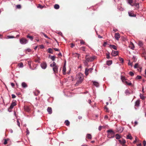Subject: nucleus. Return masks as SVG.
I'll list each match as a JSON object with an SVG mask.
<instances>
[{
	"instance_id": "obj_1",
	"label": "nucleus",
	"mask_w": 146,
	"mask_h": 146,
	"mask_svg": "<svg viewBox=\"0 0 146 146\" xmlns=\"http://www.w3.org/2000/svg\"><path fill=\"white\" fill-rule=\"evenodd\" d=\"M76 77L78 80L75 84V85L77 86L82 83L84 77L83 74L81 73H78L76 75Z\"/></svg>"
},
{
	"instance_id": "obj_2",
	"label": "nucleus",
	"mask_w": 146,
	"mask_h": 146,
	"mask_svg": "<svg viewBox=\"0 0 146 146\" xmlns=\"http://www.w3.org/2000/svg\"><path fill=\"white\" fill-rule=\"evenodd\" d=\"M136 0H128V4L131 6H134L136 9H138L139 7V4L136 3Z\"/></svg>"
},
{
	"instance_id": "obj_3",
	"label": "nucleus",
	"mask_w": 146,
	"mask_h": 146,
	"mask_svg": "<svg viewBox=\"0 0 146 146\" xmlns=\"http://www.w3.org/2000/svg\"><path fill=\"white\" fill-rule=\"evenodd\" d=\"M96 58V56L94 55L90 56L89 55H86L85 56V59L88 62H92Z\"/></svg>"
},
{
	"instance_id": "obj_4",
	"label": "nucleus",
	"mask_w": 146,
	"mask_h": 146,
	"mask_svg": "<svg viewBox=\"0 0 146 146\" xmlns=\"http://www.w3.org/2000/svg\"><path fill=\"white\" fill-rule=\"evenodd\" d=\"M20 43L22 44H27L28 42V40L26 38H22L20 40Z\"/></svg>"
},
{
	"instance_id": "obj_5",
	"label": "nucleus",
	"mask_w": 146,
	"mask_h": 146,
	"mask_svg": "<svg viewBox=\"0 0 146 146\" xmlns=\"http://www.w3.org/2000/svg\"><path fill=\"white\" fill-rule=\"evenodd\" d=\"M121 79L122 82L125 85H128V82H127V80L125 79V77L124 76H121Z\"/></svg>"
},
{
	"instance_id": "obj_6",
	"label": "nucleus",
	"mask_w": 146,
	"mask_h": 146,
	"mask_svg": "<svg viewBox=\"0 0 146 146\" xmlns=\"http://www.w3.org/2000/svg\"><path fill=\"white\" fill-rule=\"evenodd\" d=\"M108 132V137L109 138H111V137L110 136V135H113L114 133L113 131L111 130H109L107 131Z\"/></svg>"
},
{
	"instance_id": "obj_7",
	"label": "nucleus",
	"mask_w": 146,
	"mask_h": 146,
	"mask_svg": "<svg viewBox=\"0 0 146 146\" xmlns=\"http://www.w3.org/2000/svg\"><path fill=\"white\" fill-rule=\"evenodd\" d=\"M40 66L42 69H45L46 68L47 64L45 62H44L41 64Z\"/></svg>"
},
{
	"instance_id": "obj_8",
	"label": "nucleus",
	"mask_w": 146,
	"mask_h": 146,
	"mask_svg": "<svg viewBox=\"0 0 146 146\" xmlns=\"http://www.w3.org/2000/svg\"><path fill=\"white\" fill-rule=\"evenodd\" d=\"M118 53L119 52L118 51H116L114 50H112L111 53V54L112 56H115L117 55L118 54Z\"/></svg>"
},
{
	"instance_id": "obj_9",
	"label": "nucleus",
	"mask_w": 146,
	"mask_h": 146,
	"mask_svg": "<svg viewBox=\"0 0 146 146\" xmlns=\"http://www.w3.org/2000/svg\"><path fill=\"white\" fill-rule=\"evenodd\" d=\"M119 141L120 143L123 146H125L124 144L125 143V141L123 139H121L119 140Z\"/></svg>"
},
{
	"instance_id": "obj_10",
	"label": "nucleus",
	"mask_w": 146,
	"mask_h": 146,
	"mask_svg": "<svg viewBox=\"0 0 146 146\" xmlns=\"http://www.w3.org/2000/svg\"><path fill=\"white\" fill-rule=\"evenodd\" d=\"M134 12L133 11H131L128 12V15L131 17H135L136 15L134 13Z\"/></svg>"
},
{
	"instance_id": "obj_11",
	"label": "nucleus",
	"mask_w": 146,
	"mask_h": 146,
	"mask_svg": "<svg viewBox=\"0 0 146 146\" xmlns=\"http://www.w3.org/2000/svg\"><path fill=\"white\" fill-rule=\"evenodd\" d=\"M114 37L116 40H118L120 37L119 33H115V34Z\"/></svg>"
},
{
	"instance_id": "obj_12",
	"label": "nucleus",
	"mask_w": 146,
	"mask_h": 146,
	"mask_svg": "<svg viewBox=\"0 0 146 146\" xmlns=\"http://www.w3.org/2000/svg\"><path fill=\"white\" fill-rule=\"evenodd\" d=\"M109 47L111 49L113 48L115 50H116L117 49V47L116 46L113 44L110 45Z\"/></svg>"
},
{
	"instance_id": "obj_13",
	"label": "nucleus",
	"mask_w": 146,
	"mask_h": 146,
	"mask_svg": "<svg viewBox=\"0 0 146 146\" xmlns=\"http://www.w3.org/2000/svg\"><path fill=\"white\" fill-rule=\"evenodd\" d=\"M92 70H93V69H92V68H90L89 69H88L86 68L85 69V75L86 76H87L88 74V72H89V70H91V71H92Z\"/></svg>"
},
{
	"instance_id": "obj_14",
	"label": "nucleus",
	"mask_w": 146,
	"mask_h": 146,
	"mask_svg": "<svg viewBox=\"0 0 146 146\" xmlns=\"http://www.w3.org/2000/svg\"><path fill=\"white\" fill-rule=\"evenodd\" d=\"M128 47H129L132 49H134V46L132 42H130V44H129V46H128Z\"/></svg>"
},
{
	"instance_id": "obj_15",
	"label": "nucleus",
	"mask_w": 146,
	"mask_h": 146,
	"mask_svg": "<svg viewBox=\"0 0 146 146\" xmlns=\"http://www.w3.org/2000/svg\"><path fill=\"white\" fill-rule=\"evenodd\" d=\"M16 104L15 102H12L10 107V108L12 109L13 108V107L16 105Z\"/></svg>"
},
{
	"instance_id": "obj_16",
	"label": "nucleus",
	"mask_w": 146,
	"mask_h": 146,
	"mask_svg": "<svg viewBox=\"0 0 146 146\" xmlns=\"http://www.w3.org/2000/svg\"><path fill=\"white\" fill-rule=\"evenodd\" d=\"M53 70L54 72L56 73L58 72V66H56L53 68Z\"/></svg>"
},
{
	"instance_id": "obj_17",
	"label": "nucleus",
	"mask_w": 146,
	"mask_h": 146,
	"mask_svg": "<svg viewBox=\"0 0 146 146\" xmlns=\"http://www.w3.org/2000/svg\"><path fill=\"white\" fill-rule=\"evenodd\" d=\"M47 111L49 114H51L52 113V109L51 108L48 107L47 109Z\"/></svg>"
},
{
	"instance_id": "obj_18",
	"label": "nucleus",
	"mask_w": 146,
	"mask_h": 146,
	"mask_svg": "<svg viewBox=\"0 0 146 146\" xmlns=\"http://www.w3.org/2000/svg\"><path fill=\"white\" fill-rule=\"evenodd\" d=\"M22 86L23 88H26L27 86L26 84L24 82H22Z\"/></svg>"
},
{
	"instance_id": "obj_19",
	"label": "nucleus",
	"mask_w": 146,
	"mask_h": 146,
	"mask_svg": "<svg viewBox=\"0 0 146 146\" xmlns=\"http://www.w3.org/2000/svg\"><path fill=\"white\" fill-rule=\"evenodd\" d=\"M93 84L95 86H96L97 87L99 86V84L98 82H96V81H93Z\"/></svg>"
},
{
	"instance_id": "obj_20",
	"label": "nucleus",
	"mask_w": 146,
	"mask_h": 146,
	"mask_svg": "<svg viewBox=\"0 0 146 146\" xmlns=\"http://www.w3.org/2000/svg\"><path fill=\"white\" fill-rule=\"evenodd\" d=\"M138 44L139 46L141 47H142L143 45V42L141 41H138Z\"/></svg>"
},
{
	"instance_id": "obj_21",
	"label": "nucleus",
	"mask_w": 146,
	"mask_h": 146,
	"mask_svg": "<svg viewBox=\"0 0 146 146\" xmlns=\"http://www.w3.org/2000/svg\"><path fill=\"white\" fill-rule=\"evenodd\" d=\"M73 55L75 57H77L78 58H79V57L80 56V54H79L76 53H74L73 54Z\"/></svg>"
},
{
	"instance_id": "obj_22",
	"label": "nucleus",
	"mask_w": 146,
	"mask_h": 146,
	"mask_svg": "<svg viewBox=\"0 0 146 146\" xmlns=\"http://www.w3.org/2000/svg\"><path fill=\"white\" fill-rule=\"evenodd\" d=\"M66 70L65 66V65H64L63 67L62 70L63 74H66Z\"/></svg>"
},
{
	"instance_id": "obj_23",
	"label": "nucleus",
	"mask_w": 146,
	"mask_h": 146,
	"mask_svg": "<svg viewBox=\"0 0 146 146\" xmlns=\"http://www.w3.org/2000/svg\"><path fill=\"white\" fill-rule=\"evenodd\" d=\"M115 137L116 139L119 140L121 138L120 136L118 134H116V135H115Z\"/></svg>"
},
{
	"instance_id": "obj_24",
	"label": "nucleus",
	"mask_w": 146,
	"mask_h": 146,
	"mask_svg": "<svg viewBox=\"0 0 146 146\" xmlns=\"http://www.w3.org/2000/svg\"><path fill=\"white\" fill-rule=\"evenodd\" d=\"M47 51L48 53H53V50H52L51 48H49L47 50Z\"/></svg>"
},
{
	"instance_id": "obj_25",
	"label": "nucleus",
	"mask_w": 146,
	"mask_h": 146,
	"mask_svg": "<svg viewBox=\"0 0 146 146\" xmlns=\"http://www.w3.org/2000/svg\"><path fill=\"white\" fill-rule=\"evenodd\" d=\"M54 9H57L59 8V6L58 4H55L54 6Z\"/></svg>"
},
{
	"instance_id": "obj_26",
	"label": "nucleus",
	"mask_w": 146,
	"mask_h": 146,
	"mask_svg": "<svg viewBox=\"0 0 146 146\" xmlns=\"http://www.w3.org/2000/svg\"><path fill=\"white\" fill-rule=\"evenodd\" d=\"M112 63V62L111 60H108L107 61V64L108 65H110Z\"/></svg>"
},
{
	"instance_id": "obj_27",
	"label": "nucleus",
	"mask_w": 146,
	"mask_h": 146,
	"mask_svg": "<svg viewBox=\"0 0 146 146\" xmlns=\"http://www.w3.org/2000/svg\"><path fill=\"white\" fill-rule=\"evenodd\" d=\"M139 100H137L135 102V106H139Z\"/></svg>"
},
{
	"instance_id": "obj_28",
	"label": "nucleus",
	"mask_w": 146,
	"mask_h": 146,
	"mask_svg": "<svg viewBox=\"0 0 146 146\" xmlns=\"http://www.w3.org/2000/svg\"><path fill=\"white\" fill-rule=\"evenodd\" d=\"M18 65L19 67L20 68H23V63L22 62H21L19 63Z\"/></svg>"
},
{
	"instance_id": "obj_29",
	"label": "nucleus",
	"mask_w": 146,
	"mask_h": 146,
	"mask_svg": "<svg viewBox=\"0 0 146 146\" xmlns=\"http://www.w3.org/2000/svg\"><path fill=\"white\" fill-rule=\"evenodd\" d=\"M118 131L119 132H121L123 131V129L122 127H119L117 129Z\"/></svg>"
},
{
	"instance_id": "obj_30",
	"label": "nucleus",
	"mask_w": 146,
	"mask_h": 146,
	"mask_svg": "<svg viewBox=\"0 0 146 146\" xmlns=\"http://www.w3.org/2000/svg\"><path fill=\"white\" fill-rule=\"evenodd\" d=\"M56 64L54 62H53V63L50 64V66L51 67H54L56 66Z\"/></svg>"
},
{
	"instance_id": "obj_31",
	"label": "nucleus",
	"mask_w": 146,
	"mask_h": 146,
	"mask_svg": "<svg viewBox=\"0 0 146 146\" xmlns=\"http://www.w3.org/2000/svg\"><path fill=\"white\" fill-rule=\"evenodd\" d=\"M27 38H29L32 41L33 40V38L32 36H29V35H27Z\"/></svg>"
},
{
	"instance_id": "obj_32",
	"label": "nucleus",
	"mask_w": 146,
	"mask_h": 146,
	"mask_svg": "<svg viewBox=\"0 0 146 146\" xmlns=\"http://www.w3.org/2000/svg\"><path fill=\"white\" fill-rule=\"evenodd\" d=\"M87 137L88 139H91L92 138L91 135L90 134H87Z\"/></svg>"
},
{
	"instance_id": "obj_33",
	"label": "nucleus",
	"mask_w": 146,
	"mask_h": 146,
	"mask_svg": "<svg viewBox=\"0 0 146 146\" xmlns=\"http://www.w3.org/2000/svg\"><path fill=\"white\" fill-rule=\"evenodd\" d=\"M65 123L66 125L67 126L69 125L70 124V122L68 120H66L65 121Z\"/></svg>"
},
{
	"instance_id": "obj_34",
	"label": "nucleus",
	"mask_w": 146,
	"mask_h": 146,
	"mask_svg": "<svg viewBox=\"0 0 146 146\" xmlns=\"http://www.w3.org/2000/svg\"><path fill=\"white\" fill-rule=\"evenodd\" d=\"M141 76L139 75H137L135 78L136 80H138L141 79Z\"/></svg>"
},
{
	"instance_id": "obj_35",
	"label": "nucleus",
	"mask_w": 146,
	"mask_h": 146,
	"mask_svg": "<svg viewBox=\"0 0 146 146\" xmlns=\"http://www.w3.org/2000/svg\"><path fill=\"white\" fill-rule=\"evenodd\" d=\"M133 138L131 136V135L130 134L128 133V139L131 140Z\"/></svg>"
},
{
	"instance_id": "obj_36",
	"label": "nucleus",
	"mask_w": 146,
	"mask_h": 146,
	"mask_svg": "<svg viewBox=\"0 0 146 146\" xmlns=\"http://www.w3.org/2000/svg\"><path fill=\"white\" fill-rule=\"evenodd\" d=\"M128 86H130L132 88H133L134 86L133 85L131 82H128Z\"/></svg>"
},
{
	"instance_id": "obj_37",
	"label": "nucleus",
	"mask_w": 146,
	"mask_h": 146,
	"mask_svg": "<svg viewBox=\"0 0 146 146\" xmlns=\"http://www.w3.org/2000/svg\"><path fill=\"white\" fill-rule=\"evenodd\" d=\"M134 67L135 68H139L138 64L137 63L135 64L134 66Z\"/></svg>"
},
{
	"instance_id": "obj_38",
	"label": "nucleus",
	"mask_w": 146,
	"mask_h": 146,
	"mask_svg": "<svg viewBox=\"0 0 146 146\" xmlns=\"http://www.w3.org/2000/svg\"><path fill=\"white\" fill-rule=\"evenodd\" d=\"M119 60L120 61L121 63H123V58H121L120 57H119Z\"/></svg>"
},
{
	"instance_id": "obj_39",
	"label": "nucleus",
	"mask_w": 146,
	"mask_h": 146,
	"mask_svg": "<svg viewBox=\"0 0 146 146\" xmlns=\"http://www.w3.org/2000/svg\"><path fill=\"white\" fill-rule=\"evenodd\" d=\"M50 58L52 61H54L55 60V56H51Z\"/></svg>"
},
{
	"instance_id": "obj_40",
	"label": "nucleus",
	"mask_w": 146,
	"mask_h": 146,
	"mask_svg": "<svg viewBox=\"0 0 146 146\" xmlns=\"http://www.w3.org/2000/svg\"><path fill=\"white\" fill-rule=\"evenodd\" d=\"M140 97L141 98L142 100H144L145 99V97L143 96V95L142 94H140Z\"/></svg>"
},
{
	"instance_id": "obj_41",
	"label": "nucleus",
	"mask_w": 146,
	"mask_h": 146,
	"mask_svg": "<svg viewBox=\"0 0 146 146\" xmlns=\"http://www.w3.org/2000/svg\"><path fill=\"white\" fill-rule=\"evenodd\" d=\"M106 58L108 59H109L110 58V53L108 52L106 53Z\"/></svg>"
},
{
	"instance_id": "obj_42",
	"label": "nucleus",
	"mask_w": 146,
	"mask_h": 146,
	"mask_svg": "<svg viewBox=\"0 0 146 146\" xmlns=\"http://www.w3.org/2000/svg\"><path fill=\"white\" fill-rule=\"evenodd\" d=\"M129 74H130V75L131 76H133L134 75V74L132 72L130 71L129 72Z\"/></svg>"
},
{
	"instance_id": "obj_43",
	"label": "nucleus",
	"mask_w": 146,
	"mask_h": 146,
	"mask_svg": "<svg viewBox=\"0 0 146 146\" xmlns=\"http://www.w3.org/2000/svg\"><path fill=\"white\" fill-rule=\"evenodd\" d=\"M24 109L25 110H26L27 111H29V108L27 106L25 107Z\"/></svg>"
},
{
	"instance_id": "obj_44",
	"label": "nucleus",
	"mask_w": 146,
	"mask_h": 146,
	"mask_svg": "<svg viewBox=\"0 0 146 146\" xmlns=\"http://www.w3.org/2000/svg\"><path fill=\"white\" fill-rule=\"evenodd\" d=\"M42 33L44 35V36L46 38L50 39V38L47 36V35L43 33Z\"/></svg>"
},
{
	"instance_id": "obj_45",
	"label": "nucleus",
	"mask_w": 146,
	"mask_h": 146,
	"mask_svg": "<svg viewBox=\"0 0 146 146\" xmlns=\"http://www.w3.org/2000/svg\"><path fill=\"white\" fill-rule=\"evenodd\" d=\"M85 43L84 42L83 40H80V44H84Z\"/></svg>"
},
{
	"instance_id": "obj_46",
	"label": "nucleus",
	"mask_w": 146,
	"mask_h": 146,
	"mask_svg": "<svg viewBox=\"0 0 146 146\" xmlns=\"http://www.w3.org/2000/svg\"><path fill=\"white\" fill-rule=\"evenodd\" d=\"M17 124L18 125L19 127H20V122H19V120L17 119Z\"/></svg>"
},
{
	"instance_id": "obj_47",
	"label": "nucleus",
	"mask_w": 146,
	"mask_h": 146,
	"mask_svg": "<svg viewBox=\"0 0 146 146\" xmlns=\"http://www.w3.org/2000/svg\"><path fill=\"white\" fill-rule=\"evenodd\" d=\"M85 48L84 47H82L81 48V50H82L83 51H85Z\"/></svg>"
},
{
	"instance_id": "obj_48",
	"label": "nucleus",
	"mask_w": 146,
	"mask_h": 146,
	"mask_svg": "<svg viewBox=\"0 0 146 146\" xmlns=\"http://www.w3.org/2000/svg\"><path fill=\"white\" fill-rule=\"evenodd\" d=\"M143 143L144 146H145L146 144V141L145 140H144L143 142Z\"/></svg>"
},
{
	"instance_id": "obj_49",
	"label": "nucleus",
	"mask_w": 146,
	"mask_h": 146,
	"mask_svg": "<svg viewBox=\"0 0 146 146\" xmlns=\"http://www.w3.org/2000/svg\"><path fill=\"white\" fill-rule=\"evenodd\" d=\"M87 62H88L86 60L84 61V63L85 65H86L88 64Z\"/></svg>"
},
{
	"instance_id": "obj_50",
	"label": "nucleus",
	"mask_w": 146,
	"mask_h": 146,
	"mask_svg": "<svg viewBox=\"0 0 146 146\" xmlns=\"http://www.w3.org/2000/svg\"><path fill=\"white\" fill-rule=\"evenodd\" d=\"M38 8H41V9H42V8H43V6L41 5H39L38 6Z\"/></svg>"
},
{
	"instance_id": "obj_51",
	"label": "nucleus",
	"mask_w": 146,
	"mask_h": 146,
	"mask_svg": "<svg viewBox=\"0 0 146 146\" xmlns=\"http://www.w3.org/2000/svg\"><path fill=\"white\" fill-rule=\"evenodd\" d=\"M12 97L13 98H16V96L14 94H13L12 95Z\"/></svg>"
},
{
	"instance_id": "obj_52",
	"label": "nucleus",
	"mask_w": 146,
	"mask_h": 146,
	"mask_svg": "<svg viewBox=\"0 0 146 146\" xmlns=\"http://www.w3.org/2000/svg\"><path fill=\"white\" fill-rule=\"evenodd\" d=\"M105 109L106 110V111L107 112L108 111V109L106 107V106L105 107Z\"/></svg>"
},
{
	"instance_id": "obj_53",
	"label": "nucleus",
	"mask_w": 146,
	"mask_h": 146,
	"mask_svg": "<svg viewBox=\"0 0 146 146\" xmlns=\"http://www.w3.org/2000/svg\"><path fill=\"white\" fill-rule=\"evenodd\" d=\"M128 65H130L131 66V67H132L133 66L132 63H130L129 62H128Z\"/></svg>"
},
{
	"instance_id": "obj_54",
	"label": "nucleus",
	"mask_w": 146,
	"mask_h": 146,
	"mask_svg": "<svg viewBox=\"0 0 146 146\" xmlns=\"http://www.w3.org/2000/svg\"><path fill=\"white\" fill-rule=\"evenodd\" d=\"M7 141L6 139H5L4 142V144L5 145L7 144Z\"/></svg>"
},
{
	"instance_id": "obj_55",
	"label": "nucleus",
	"mask_w": 146,
	"mask_h": 146,
	"mask_svg": "<svg viewBox=\"0 0 146 146\" xmlns=\"http://www.w3.org/2000/svg\"><path fill=\"white\" fill-rule=\"evenodd\" d=\"M54 50L56 51H59V50L57 48H54Z\"/></svg>"
},
{
	"instance_id": "obj_56",
	"label": "nucleus",
	"mask_w": 146,
	"mask_h": 146,
	"mask_svg": "<svg viewBox=\"0 0 146 146\" xmlns=\"http://www.w3.org/2000/svg\"><path fill=\"white\" fill-rule=\"evenodd\" d=\"M28 63L29 66H31V62L30 61H28Z\"/></svg>"
},
{
	"instance_id": "obj_57",
	"label": "nucleus",
	"mask_w": 146,
	"mask_h": 146,
	"mask_svg": "<svg viewBox=\"0 0 146 146\" xmlns=\"http://www.w3.org/2000/svg\"><path fill=\"white\" fill-rule=\"evenodd\" d=\"M107 44V42H104L103 44V46H106V45Z\"/></svg>"
},
{
	"instance_id": "obj_58",
	"label": "nucleus",
	"mask_w": 146,
	"mask_h": 146,
	"mask_svg": "<svg viewBox=\"0 0 146 146\" xmlns=\"http://www.w3.org/2000/svg\"><path fill=\"white\" fill-rule=\"evenodd\" d=\"M44 48V46L43 45H40V48H41L42 49Z\"/></svg>"
},
{
	"instance_id": "obj_59",
	"label": "nucleus",
	"mask_w": 146,
	"mask_h": 146,
	"mask_svg": "<svg viewBox=\"0 0 146 146\" xmlns=\"http://www.w3.org/2000/svg\"><path fill=\"white\" fill-rule=\"evenodd\" d=\"M11 86L12 87H13L15 86L14 84L13 83H11Z\"/></svg>"
},
{
	"instance_id": "obj_60",
	"label": "nucleus",
	"mask_w": 146,
	"mask_h": 146,
	"mask_svg": "<svg viewBox=\"0 0 146 146\" xmlns=\"http://www.w3.org/2000/svg\"><path fill=\"white\" fill-rule=\"evenodd\" d=\"M125 94L126 95H127V94L128 93V90H126L125 91Z\"/></svg>"
},
{
	"instance_id": "obj_61",
	"label": "nucleus",
	"mask_w": 146,
	"mask_h": 146,
	"mask_svg": "<svg viewBox=\"0 0 146 146\" xmlns=\"http://www.w3.org/2000/svg\"><path fill=\"white\" fill-rule=\"evenodd\" d=\"M71 47H72V48H73L74 46V45L72 43H71Z\"/></svg>"
},
{
	"instance_id": "obj_62",
	"label": "nucleus",
	"mask_w": 146,
	"mask_h": 146,
	"mask_svg": "<svg viewBox=\"0 0 146 146\" xmlns=\"http://www.w3.org/2000/svg\"><path fill=\"white\" fill-rule=\"evenodd\" d=\"M8 37L9 38H14V37L13 36H8Z\"/></svg>"
},
{
	"instance_id": "obj_63",
	"label": "nucleus",
	"mask_w": 146,
	"mask_h": 146,
	"mask_svg": "<svg viewBox=\"0 0 146 146\" xmlns=\"http://www.w3.org/2000/svg\"><path fill=\"white\" fill-rule=\"evenodd\" d=\"M17 6L18 8H21V6L20 5H17Z\"/></svg>"
},
{
	"instance_id": "obj_64",
	"label": "nucleus",
	"mask_w": 146,
	"mask_h": 146,
	"mask_svg": "<svg viewBox=\"0 0 146 146\" xmlns=\"http://www.w3.org/2000/svg\"><path fill=\"white\" fill-rule=\"evenodd\" d=\"M117 31V29H113V31H114V32H115Z\"/></svg>"
}]
</instances>
